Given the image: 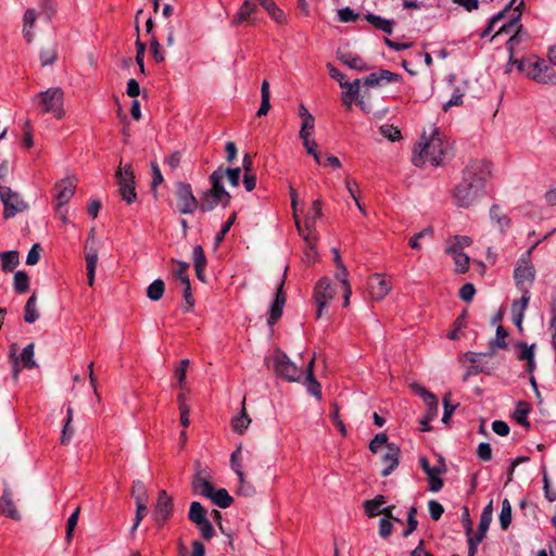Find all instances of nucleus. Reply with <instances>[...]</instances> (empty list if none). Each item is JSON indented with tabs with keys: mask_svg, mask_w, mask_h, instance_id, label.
I'll return each mask as SVG.
<instances>
[{
	"mask_svg": "<svg viewBox=\"0 0 556 556\" xmlns=\"http://www.w3.org/2000/svg\"><path fill=\"white\" fill-rule=\"evenodd\" d=\"M491 176V164L473 161L463 170L462 180L454 189V200L459 207H469L483 192L485 181Z\"/></svg>",
	"mask_w": 556,
	"mask_h": 556,
	"instance_id": "1",
	"label": "nucleus"
},
{
	"mask_svg": "<svg viewBox=\"0 0 556 556\" xmlns=\"http://www.w3.org/2000/svg\"><path fill=\"white\" fill-rule=\"evenodd\" d=\"M514 63L520 73L540 84H556L555 72L544 59L531 56L516 60Z\"/></svg>",
	"mask_w": 556,
	"mask_h": 556,
	"instance_id": "2",
	"label": "nucleus"
},
{
	"mask_svg": "<svg viewBox=\"0 0 556 556\" xmlns=\"http://www.w3.org/2000/svg\"><path fill=\"white\" fill-rule=\"evenodd\" d=\"M447 147V143L442 141L439 134L434 132L431 138L425 142L420 152L414 154V165L420 167L426 161H429L434 166L440 165L446 154Z\"/></svg>",
	"mask_w": 556,
	"mask_h": 556,
	"instance_id": "3",
	"label": "nucleus"
},
{
	"mask_svg": "<svg viewBox=\"0 0 556 556\" xmlns=\"http://www.w3.org/2000/svg\"><path fill=\"white\" fill-rule=\"evenodd\" d=\"M63 100L64 92L58 87L39 92L35 99L41 106L42 114L51 113L58 119H61L65 114Z\"/></svg>",
	"mask_w": 556,
	"mask_h": 556,
	"instance_id": "4",
	"label": "nucleus"
},
{
	"mask_svg": "<svg viewBox=\"0 0 556 556\" xmlns=\"http://www.w3.org/2000/svg\"><path fill=\"white\" fill-rule=\"evenodd\" d=\"M122 199L131 204L137 200L135 173L130 164L119 167L115 174Z\"/></svg>",
	"mask_w": 556,
	"mask_h": 556,
	"instance_id": "5",
	"label": "nucleus"
},
{
	"mask_svg": "<svg viewBox=\"0 0 556 556\" xmlns=\"http://www.w3.org/2000/svg\"><path fill=\"white\" fill-rule=\"evenodd\" d=\"M274 369L279 377L288 381H301L303 378V370L281 351H277L274 355Z\"/></svg>",
	"mask_w": 556,
	"mask_h": 556,
	"instance_id": "6",
	"label": "nucleus"
},
{
	"mask_svg": "<svg viewBox=\"0 0 556 556\" xmlns=\"http://www.w3.org/2000/svg\"><path fill=\"white\" fill-rule=\"evenodd\" d=\"M206 515L207 511L200 502H192L190 504L189 520L199 528L204 540H211L215 535V531Z\"/></svg>",
	"mask_w": 556,
	"mask_h": 556,
	"instance_id": "7",
	"label": "nucleus"
},
{
	"mask_svg": "<svg viewBox=\"0 0 556 556\" xmlns=\"http://www.w3.org/2000/svg\"><path fill=\"white\" fill-rule=\"evenodd\" d=\"M175 188L178 211L181 214H193L198 210L199 200L194 197L191 185L178 181Z\"/></svg>",
	"mask_w": 556,
	"mask_h": 556,
	"instance_id": "8",
	"label": "nucleus"
},
{
	"mask_svg": "<svg viewBox=\"0 0 556 556\" xmlns=\"http://www.w3.org/2000/svg\"><path fill=\"white\" fill-rule=\"evenodd\" d=\"M0 199L4 206L3 216L7 219L27 208V204L20 198L18 193L7 186H0Z\"/></svg>",
	"mask_w": 556,
	"mask_h": 556,
	"instance_id": "9",
	"label": "nucleus"
},
{
	"mask_svg": "<svg viewBox=\"0 0 556 556\" xmlns=\"http://www.w3.org/2000/svg\"><path fill=\"white\" fill-rule=\"evenodd\" d=\"M336 290L332 287L328 278H321L315 286L314 299L317 305L316 318L319 319L323 316L324 309L328 306L330 301L333 299Z\"/></svg>",
	"mask_w": 556,
	"mask_h": 556,
	"instance_id": "10",
	"label": "nucleus"
},
{
	"mask_svg": "<svg viewBox=\"0 0 556 556\" xmlns=\"http://www.w3.org/2000/svg\"><path fill=\"white\" fill-rule=\"evenodd\" d=\"M212 476L206 468H202L200 462L195 463V472L191 481L193 494L210 497L214 486L211 482Z\"/></svg>",
	"mask_w": 556,
	"mask_h": 556,
	"instance_id": "11",
	"label": "nucleus"
},
{
	"mask_svg": "<svg viewBox=\"0 0 556 556\" xmlns=\"http://www.w3.org/2000/svg\"><path fill=\"white\" fill-rule=\"evenodd\" d=\"M514 279L518 290H530L535 279L534 267L525 257L520 258L514 270Z\"/></svg>",
	"mask_w": 556,
	"mask_h": 556,
	"instance_id": "12",
	"label": "nucleus"
},
{
	"mask_svg": "<svg viewBox=\"0 0 556 556\" xmlns=\"http://www.w3.org/2000/svg\"><path fill=\"white\" fill-rule=\"evenodd\" d=\"M173 498L165 490L160 491L154 506L153 517L159 527H163L173 514Z\"/></svg>",
	"mask_w": 556,
	"mask_h": 556,
	"instance_id": "13",
	"label": "nucleus"
},
{
	"mask_svg": "<svg viewBox=\"0 0 556 556\" xmlns=\"http://www.w3.org/2000/svg\"><path fill=\"white\" fill-rule=\"evenodd\" d=\"M76 180L72 177L61 179L54 185V199L56 201V210L60 212L61 208L66 205L75 194Z\"/></svg>",
	"mask_w": 556,
	"mask_h": 556,
	"instance_id": "14",
	"label": "nucleus"
},
{
	"mask_svg": "<svg viewBox=\"0 0 556 556\" xmlns=\"http://www.w3.org/2000/svg\"><path fill=\"white\" fill-rule=\"evenodd\" d=\"M225 177L224 168L220 166L216 170H214L210 176V181L212 184V188L207 190L210 194L215 197L217 200H222V205L227 206L231 199L229 192H227L224 188L223 180Z\"/></svg>",
	"mask_w": 556,
	"mask_h": 556,
	"instance_id": "15",
	"label": "nucleus"
},
{
	"mask_svg": "<svg viewBox=\"0 0 556 556\" xmlns=\"http://www.w3.org/2000/svg\"><path fill=\"white\" fill-rule=\"evenodd\" d=\"M286 271L287 269L285 270L283 277L277 287L275 300L269 311V317L267 319L269 326H274L282 315L283 306L286 304V294L283 291Z\"/></svg>",
	"mask_w": 556,
	"mask_h": 556,
	"instance_id": "16",
	"label": "nucleus"
},
{
	"mask_svg": "<svg viewBox=\"0 0 556 556\" xmlns=\"http://www.w3.org/2000/svg\"><path fill=\"white\" fill-rule=\"evenodd\" d=\"M401 75L393 73L389 70H379L377 72L370 73L363 80L364 86L375 88L387 85L389 83L399 81L401 79Z\"/></svg>",
	"mask_w": 556,
	"mask_h": 556,
	"instance_id": "17",
	"label": "nucleus"
},
{
	"mask_svg": "<svg viewBox=\"0 0 556 556\" xmlns=\"http://www.w3.org/2000/svg\"><path fill=\"white\" fill-rule=\"evenodd\" d=\"M523 0H521L518 5L515 8L514 13L511 14L509 21L505 24H503L500 29L496 31L495 36L502 35V34H510L515 33L514 36H511L508 40V43L510 45V48L513 47V43L517 40V33L521 28L520 25V17H521V10L520 8L523 7Z\"/></svg>",
	"mask_w": 556,
	"mask_h": 556,
	"instance_id": "18",
	"label": "nucleus"
},
{
	"mask_svg": "<svg viewBox=\"0 0 556 556\" xmlns=\"http://www.w3.org/2000/svg\"><path fill=\"white\" fill-rule=\"evenodd\" d=\"M368 289L371 298L379 301L390 292L391 285L381 274H374L368 279Z\"/></svg>",
	"mask_w": 556,
	"mask_h": 556,
	"instance_id": "19",
	"label": "nucleus"
},
{
	"mask_svg": "<svg viewBox=\"0 0 556 556\" xmlns=\"http://www.w3.org/2000/svg\"><path fill=\"white\" fill-rule=\"evenodd\" d=\"M34 348L35 346L33 343L28 344L27 346H25L23 349V351L18 357H15V354L13 351L10 353V356L13 358V378L14 379H17V377H18V372H20L18 362H22L23 366L28 369L37 366L36 362L34 361Z\"/></svg>",
	"mask_w": 556,
	"mask_h": 556,
	"instance_id": "20",
	"label": "nucleus"
},
{
	"mask_svg": "<svg viewBox=\"0 0 556 556\" xmlns=\"http://www.w3.org/2000/svg\"><path fill=\"white\" fill-rule=\"evenodd\" d=\"M401 450L395 443L387 444V451L382 455L386 467L382 469V477H388L399 466Z\"/></svg>",
	"mask_w": 556,
	"mask_h": 556,
	"instance_id": "21",
	"label": "nucleus"
},
{
	"mask_svg": "<svg viewBox=\"0 0 556 556\" xmlns=\"http://www.w3.org/2000/svg\"><path fill=\"white\" fill-rule=\"evenodd\" d=\"M314 363L313 357L306 367V376L303 378V383L306 386L307 392L315 396L317 400H321V386L314 377Z\"/></svg>",
	"mask_w": 556,
	"mask_h": 556,
	"instance_id": "22",
	"label": "nucleus"
},
{
	"mask_svg": "<svg viewBox=\"0 0 556 556\" xmlns=\"http://www.w3.org/2000/svg\"><path fill=\"white\" fill-rule=\"evenodd\" d=\"M338 59L344 65L358 72H365L370 68V66L359 55L351 52L338 51Z\"/></svg>",
	"mask_w": 556,
	"mask_h": 556,
	"instance_id": "23",
	"label": "nucleus"
},
{
	"mask_svg": "<svg viewBox=\"0 0 556 556\" xmlns=\"http://www.w3.org/2000/svg\"><path fill=\"white\" fill-rule=\"evenodd\" d=\"M85 250H86L85 258H86V266H87V280H88V285L90 287H92L94 283V278H96L98 252H97V249H94L92 247H88V244H86Z\"/></svg>",
	"mask_w": 556,
	"mask_h": 556,
	"instance_id": "24",
	"label": "nucleus"
},
{
	"mask_svg": "<svg viewBox=\"0 0 556 556\" xmlns=\"http://www.w3.org/2000/svg\"><path fill=\"white\" fill-rule=\"evenodd\" d=\"M37 20V13L34 9H27L23 16V36L28 43L35 38L34 27Z\"/></svg>",
	"mask_w": 556,
	"mask_h": 556,
	"instance_id": "25",
	"label": "nucleus"
},
{
	"mask_svg": "<svg viewBox=\"0 0 556 556\" xmlns=\"http://www.w3.org/2000/svg\"><path fill=\"white\" fill-rule=\"evenodd\" d=\"M445 472V464L441 462V465L433 466V469L426 472L429 481V491L439 492L443 488V480L441 475Z\"/></svg>",
	"mask_w": 556,
	"mask_h": 556,
	"instance_id": "26",
	"label": "nucleus"
},
{
	"mask_svg": "<svg viewBox=\"0 0 556 556\" xmlns=\"http://www.w3.org/2000/svg\"><path fill=\"white\" fill-rule=\"evenodd\" d=\"M508 337V332L503 326H498L496 328L495 338L490 342L489 350L483 355L493 356L496 353L497 349H506V338Z\"/></svg>",
	"mask_w": 556,
	"mask_h": 556,
	"instance_id": "27",
	"label": "nucleus"
},
{
	"mask_svg": "<svg viewBox=\"0 0 556 556\" xmlns=\"http://www.w3.org/2000/svg\"><path fill=\"white\" fill-rule=\"evenodd\" d=\"M0 513L12 519H18V513L14 507L12 501V494L9 489H4L3 494L0 498Z\"/></svg>",
	"mask_w": 556,
	"mask_h": 556,
	"instance_id": "28",
	"label": "nucleus"
},
{
	"mask_svg": "<svg viewBox=\"0 0 556 556\" xmlns=\"http://www.w3.org/2000/svg\"><path fill=\"white\" fill-rule=\"evenodd\" d=\"M446 253L453 256L455 270L457 273H466L469 267V256L463 251H458L457 247H447Z\"/></svg>",
	"mask_w": 556,
	"mask_h": 556,
	"instance_id": "29",
	"label": "nucleus"
},
{
	"mask_svg": "<svg viewBox=\"0 0 556 556\" xmlns=\"http://www.w3.org/2000/svg\"><path fill=\"white\" fill-rule=\"evenodd\" d=\"M250 424H251V418L249 417V415L247 413L245 399H243L241 410H240L239 415H237L236 417L232 418L231 426L236 433L242 434L248 429Z\"/></svg>",
	"mask_w": 556,
	"mask_h": 556,
	"instance_id": "30",
	"label": "nucleus"
},
{
	"mask_svg": "<svg viewBox=\"0 0 556 556\" xmlns=\"http://www.w3.org/2000/svg\"><path fill=\"white\" fill-rule=\"evenodd\" d=\"M359 86L361 79L344 81V84H341V88L345 89V91L342 93V99L345 104H351L353 101L357 100L359 94Z\"/></svg>",
	"mask_w": 556,
	"mask_h": 556,
	"instance_id": "31",
	"label": "nucleus"
},
{
	"mask_svg": "<svg viewBox=\"0 0 556 556\" xmlns=\"http://www.w3.org/2000/svg\"><path fill=\"white\" fill-rule=\"evenodd\" d=\"M256 11V4L252 3L250 0H244L241 4L238 13L235 15L231 24L237 26L250 18V16Z\"/></svg>",
	"mask_w": 556,
	"mask_h": 556,
	"instance_id": "32",
	"label": "nucleus"
},
{
	"mask_svg": "<svg viewBox=\"0 0 556 556\" xmlns=\"http://www.w3.org/2000/svg\"><path fill=\"white\" fill-rule=\"evenodd\" d=\"M490 217L502 232H505L510 226V219L505 215L501 207L496 204L490 208Z\"/></svg>",
	"mask_w": 556,
	"mask_h": 556,
	"instance_id": "33",
	"label": "nucleus"
},
{
	"mask_svg": "<svg viewBox=\"0 0 556 556\" xmlns=\"http://www.w3.org/2000/svg\"><path fill=\"white\" fill-rule=\"evenodd\" d=\"M1 268L3 271H13L20 263L17 251H7L0 253Z\"/></svg>",
	"mask_w": 556,
	"mask_h": 556,
	"instance_id": "34",
	"label": "nucleus"
},
{
	"mask_svg": "<svg viewBox=\"0 0 556 556\" xmlns=\"http://www.w3.org/2000/svg\"><path fill=\"white\" fill-rule=\"evenodd\" d=\"M366 21L374 25L376 28L382 30L386 34H392L393 30V22L390 20H386L379 15H375L372 13H368L365 16Z\"/></svg>",
	"mask_w": 556,
	"mask_h": 556,
	"instance_id": "35",
	"label": "nucleus"
},
{
	"mask_svg": "<svg viewBox=\"0 0 556 556\" xmlns=\"http://www.w3.org/2000/svg\"><path fill=\"white\" fill-rule=\"evenodd\" d=\"M321 216V201L315 200L312 204V208L309 210L305 220H304V230L311 231V229L315 226L316 220Z\"/></svg>",
	"mask_w": 556,
	"mask_h": 556,
	"instance_id": "36",
	"label": "nucleus"
},
{
	"mask_svg": "<svg viewBox=\"0 0 556 556\" xmlns=\"http://www.w3.org/2000/svg\"><path fill=\"white\" fill-rule=\"evenodd\" d=\"M258 2L274 21L279 24H282L286 21L285 13L276 5L273 0H260Z\"/></svg>",
	"mask_w": 556,
	"mask_h": 556,
	"instance_id": "37",
	"label": "nucleus"
},
{
	"mask_svg": "<svg viewBox=\"0 0 556 556\" xmlns=\"http://www.w3.org/2000/svg\"><path fill=\"white\" fill-rule=\"evenodd\" d=\"M211 495L208 498L220 508H228L233 502L226 489L213 490Z\"/></svg>",
	"mask_w": 556,
	"mask_h": 556,
	"instance_id": "38",
	"label": "nucleus"
},
{
	"mask_svg": "<svg viewBox=\"0 0 556 556\" xmlns=\"http://www.w3.org/2000/svg\"><path fill=\"white\" fill-rule=\"evenodd\" d=\"M387 500L383 495H377L375 498L366 501L364 508L368 517L380 515L381 506L386 504Z\"/></svg>",
	"mask_w": 556,
	"mask_h": 556,
	"instance_id": "39",
	"label": "nucleus"
},
{
	"mask_svg": "<svg viewBox=\"0 0 556 556\" xmlns=\"http://www.w3.org/2000/svg\"><path fill=\"white\" fill-rule=\"evenodd\" d=\"M131 496L134 497L136 504H147L149 500L148 490L144 485V483L140 480H136L132 483L131 488Z\"/></svg>",
	"mask_w": 556,
	"mask_h": 556,
	"instance_id": "40",
	"label": "nucleus"
},
{
	"mask_svg": "<svg viewBox=\"0 0 556 556\" xmlns=\"http://www.w3.org/2000/svg\"><path fill=\"white\" fill-rule=\"evenodd\" d=\"M515 2H516V0H510V1L508 2V4H507V5H506V7H505L501 12H498L497 14H495V15L490 20V22H489L488 26L483 29V31H482V33H481V35H480V37H481V38H485V37H488V36L492 33V30H493L494 26L497 24V22H500V21L504 17L505 13H506L508 10H510V9H511V7L515 4Z\"/></svg>",
	"mask_w": 556,
	"mask_h": 556,
	"instance_id": "41",
	"label": "nucleus"
},
{
	"mask_svg": "<svg viewBox=\"0 0 556 556\" xmlns=\"http://www.w3.org/2000/svg\"><path fill=\"white\" fill-rule=\"evenodd\" d=\"M529 412H530V407L527 402H523V401L518 402L515 413H514V417H515L516 421L521 426L529 427L530 425H529V421L527 418Z\"/></svg>",
	"mask_w": 556,
	"mask_h": 556,
	"instance_id": "42",
	"label": "nucleus"
},
{
	"mask_svg": "<svg viewBox=\"0 0 556 556\" xmlns=\"http://www.w3.org/2000/svg\"><path fill=\"white\" fill-rule=\"evenodd\" d=\"M37 298L33 294L26 302L24 320L28 324L35 323L39 318V314L36 308Z\"/></svg>",
	"mask_w": 556,
	"mask_h": 556,
	"instance_id": "43",
	"label": "nucleus"
},
{
	"mask_svg": "<svg viewBox=\"0 0 556 556\" xmlns=\"http://www.w3.org/2000/svg\"><path fill=\"white\" fill-rule=\"evenodd\" d=\"M165 291V283L162 279H155L147 289V295L152 301H159Z\"/></svg>",
	"mask_w": 556,
	"mask_h": 556,
	"instance_id": "44",
	"label": "nucleus"
},
{
	"mask_svg": "<svg viewBox=\"0 0 556 556\" xmlns=\"http://www.w3.org/2000/svg\"><path fill=\"white\" fill-rule=\"evenodd\" d=\"M218 204H222V200L215 199V197L205 191L199 200L198 208L202 212H210L213 211Z\"/></svg>",
	"mask_w": 556,
	"mask_h": 556,
	"instance_id": "45",
	"label": "nucleus"
},
{
	"mask_svg": "<svg viewBox=\"0 0 556 556\" xmlns=\"http://www.w3.org/2000/svg\"><path fill=\"white\" fill-rule=\"evenodd\" d=\"M14 290L17 293H25L29 289V278L28 275L18 270L14 274Z\"/></svg>",
	"mask_w": 556,
	"mask_h": 556,
	"instance_id": "46",
	"label": "nucleus"
},
{
	"mask_svg": "<svg viewBox=\"0 0 556 556\" xmlns=\"http://www.w3.org/2000/svg\"><path fill=\"white\" fill-rule=\"evenodd\" d=\"M511 523V506L507 498L502 502V509L500 514V525L503 530H507Z\"/></svg>",
	"mask_w": 556,
	"mask_h": 556,
	"instance_id": "47",
	"label": "nucleus"
},
{
	"mask_svg": "<svg viewBox=\"0 0 556 556\" xmlns=\"http://www.w3.org/2000/svg\"><path fill=\"white\" fill-rule=\"evenodd\" d=\"M296 227H298V230H299L300 235L304 238V240L308 244V248L305 251V256H306V258L308 261H313L314 262L315 258H316L317 252H316V250L314 248V241L309 237V231H307V233H305V230L303 229V227L300 224V222H296Z\"/></svg>",
	"mask_w": 556,
	"mask_h": 556,
	"instance_id": "48",
	"label": "nucleus"
},
{
	"mask_svg": "<svg viewBox=\"0 0 556 556\" xmlns=\"http://www.w3.org/2000/svg\"><path fill=\"white\" fill-rule=\"evenodd\" d=\"M177 268L173 271L174 277L179 280L184 287L191 285L188 276V267L187 263L176 261Z\"/></svg>",
	"mask_w": 556,
	"mask_h": 556,
	"instance_id": "49",
	"label": "nucleus"
},
{
	"mask_svg": "<svg viewBox=\"0 0 556 556\" xmlns=\"http://www.w3.org/2000/svg\"><path fill=\"white\" fill-rule=\"evenodd\" d=\"M42 66L52 65L56 60V49L54 46L42 48L39 54Z\"/></svg>",
	"mask_w": 556,
	"mask_h": 556,
	"instance_id": "50",
	"label": "nucleus"
},
{
	"mask_svg": "<svg viewBox=\"0 0 556 556\" xmlns=\"http://www.w3.org/2000/svg\"><path fill=\"white\" fill-rule=\"evenodd\" d=\"M230 465L232 470L236 472L238 478H242V457H241V446H238L230 456Z\"/></svg>",
	"mask_w": 556,
	"mask_h": 556,
	"instance_id": "51",
	"label": "nucleus"
},
{
	"mask_svg": "<svg viewBox=\"0 0 556 556\" xmlns=\"http://www.w3.org/2000/svg\"><path fill=\"white\" fill-rule=\"evenodd\" d=\"M467 536H468V552L477 553L478 552V545L483 541L485 538L484 535L480 533L472 534V528L471 526L467 527Z\"/></svg>",
	"mask_w": 556,
	"mask_h": 556,
	"instance_id": "52",
	"label": "nucleus"
},
{
	"mask_svg": "<svg viewBox=\"0 0 556 556\" xmlns=\"http://www.w3.org/2000/svg\"><path fill=\"white\" fill-rule=\"evenodd\" d=\"M522 295L520 300L514 301L511 305V312H522L525 314V311L527 309L529 302H530V290H520Z\"/></svg>",
	"mask_w": 556,
	"mask_h": 556,
	"instance_id": "53",
	"label": "nucleus"
},
{
	"mask_svg": "<svg viewBox=\"0 0 556 556\" xmlns=\"http://www.w3.org/2000/svg\"><path fill=\"white\" fill-rule=\"evenodd\" d=\"M79 510H80L79 507H76V509L71 514V516L67 519L66 536H65L67 543H70L73 538V533H74V530L77 526L78 518H79Z\"/></svg>",
	"mask_w": 556,
	"mask_h": 556,
	"instance_id": "54",
	"label": "nucleus"
},
{
	"mask_svg": "<svg viewBox=\"0 0 556 556\" xmlns=\"http://www.w3.org/2000/svg\"><path fill=\"white\" fill-rule=\"evenodd\" d=\"M416 516L417 508L412 506L407 513V529L403 532L404 538H407L417 529L418 521L416 519Z\"/></svg>",
	"mask_w": 556,
	"mask_h": 556,
	"instance_id": "55",
	"label": "nucleus"
},
{
	"mask_svg": "<svg viewBox=\"0 0 556 556\" xmlns=\"http://www.w3.org/2000/svg\"><path fill=\"white\" fill-rule=\"evenodd\" d=\"M387 444H390L388 442V435L386 433L381 432V433L376 434L375 438L370 441L369 450L374 454H377L380 452L382 446L387 447Z\"/></svg>",
	"mask_w": 556,
	"mask_h": 556,
	"instance_id": "56",
	"label": "nucleus"
},
{
	"mask_svg": "<svg viewBox=\"0 0 556 556\" xmlns=\"http://www.w3.org/2000/svg\"><path fill=\"white\" fill-rule=\"evenodd\" d=\"M534 344L528 345L526 342H518L516 348L520 350L518 358L520 361H528L534 357Z\"/></svg>",
	"mask_w": 556,
	"mask_h": 556,
	"instance_id": "57",
	"label": "nucleus"
},
{
	"mask_svg": "<svg viewBox=\"0 0 556 556\" xmlns=\"http://www.w3.org/2000/svg\"><path fill=\"white\" fill-rule=\"evenodd\" d=\"M542 475H543V489H544V495L548 502H555L556 501V491L552 490L549 486V480L546 471V467H542Z\"/></svg>",
	"mask_w": 556,
	"mask_h": 556,
	"instance_id": "58",
	"label": "nucleus"
},
{
	"mask_svg": "<svg viewBox=\"0 0 556 556\" xmlns=\"http://www.w3.org/2000/svg\"><path fill=\"white\" fill-rule=\"evenodd\" d=\"M432 233L433 230L430 227L422 229L409 239V247L414 250H420L421 247L418 241L425 237H432Z\"/></svg>",
	"mask_w": 556,
	"mask_h": 556,
	"instance_id": "59",
	"label": "nucleus"
},
{
	"mask_svg": "<svg viewBox=\"0 0 556 556\" xmlns=\"http://www.w3.org/2000/svg\"><path fill=\"white\" fill-rule=\"evenodd\" d=\"M380 134L391 141H396L401 138L400 130L393 125H382L380 127Z\"/></svg>",
	"mask_w": 556,
	"mask_h": 556,
	"instance_id": "60",
	"label": "nucleus"
},
{
	"mask_svg": "<svg viewBox=\"0 0 556 556\" xmlns=\"http://www.w3.org/2000/svg\"><path fill=\"white\" fill-rule=\"evenodd\" d=\"M150 51L157 63H161L165 60L164 53L161 49V45L154 36H152L150 41Z\"/></svg>",
	"mask_w": 556,
	"mask_h": 556,
	"instance_id": "61",
	"label": "nucleus"
},
{
	"mask_svg": "<svg viewBox=\"0 0 556 556\" xmlns=\"http://www.w3.org/2000/svg\"><path fill=\"white\" fill-rule=\"evenodd\" d=\"M315 125V118L314 117H307L306 119L302 121V126L300 129V138L306 139L311 136L312 131L314 130Z\"/></svg>",
	"mask_w": 556,
	"mask_h": 556,
	"instance_id": "62",
	"label": "nucleus"
},
{
	"mask_svg": "<svg viewBox=\"0 0 556 556\" xmlns=\"http://www.w3.org/2000/svg\"><path fill=\"white\" fill-rule=\"evenodd\" d=\"M428 508H429L431 518L435 521H438L444 513L443 506L434 500L429 501Z\"/></svg>",
	"mask_w": 556,
	"mask_h": 556,
	"instance_id": "63",
	"label": "nucleus"
},
{
	"mask_svg": "<svg viewBox=\"0 0 556 556\" xmlns=\"http://www.w3.org/2000/svg\"><path fill=\"white\" fill-rule=\"evenodd\" d=\"M340 22L349 23L355 22L358 18V14L355 13L351 8L346 7L338 11Z\"/></svg>",
	"mask_w": 556,
	"mask_h": 556,
	"instance_id": "64",
	"label": "nucleus"
}]
</instances>
